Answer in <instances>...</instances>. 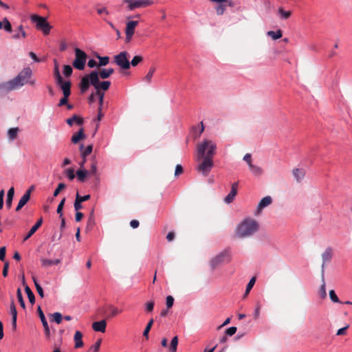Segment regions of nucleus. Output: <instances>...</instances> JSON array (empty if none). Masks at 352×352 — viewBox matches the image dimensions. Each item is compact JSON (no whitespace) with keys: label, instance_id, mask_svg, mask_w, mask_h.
<instances>
[{"label":"nucleus","instance_id":"42","mask_svg":"<svg viewBox=\"0 0 352 352\" xmlns=\"http://www.w3.org/2000/svg\"><path fill=\"white\" fill-rule=\"evenodd\" d=\"M52 321H54L57 324H60L63 320V316L59 312H55L53 314H52Z\"/></svg>","mask_w":352,"mask_h":352},{"label":"nucleus","instance_id":"27","mask_svg":"<svg viewBox=\"0 0 352 352\" xmlns=\"http://www.w3.org/2000/svg\"><path fill=\"white\" fill-rule=\"evenodd\" d=\"M80 156L87 157L89 154L91 153L93 150V146L91 144H89L87 147L84 148V146L81 144L80 146Z\"/></svg>","mask_w":352,"mask_h":352},{"label":"nucleus","instance_id":"36","mask_svg":"<svg viewBox=\"0 0 352 352\" xmlns=\"http://www.w3.org/2000/svg\"><path fill=\"white\" fill-rule=\"evenodd\" d=\"M155 72V67H150L148 73L144 77L143 80L144 82H146V83H148V84L151 83L152 78H153V76Z\"/></svg>","mask_w":352,"mask_h":352},{"label":"nucleus","instance_id":"38","mask_svg":"<svg viewBox=\"0 0 352 352\" xmlns=\"http://www.w3.org/2000/svg\"><path fill=\"white\" fill-rule=\"evenodd\" d=\"M178 344V338L177 336H175L172 338L170 344V352H176Z\"/></svg>","mask_w":352,"mask_h":352},{"label":"nucleus","instance_id":"2","mask_svg":"<svg viewBox=\"0 0 352 352\" xmlns=\"http://www.w3.org/2000/svg\"><path fill=\"white\" fill-rule=\"evenodd\" d=\"M32 76V69L25 67L14 78L0 83V96L8 94L13 90L18 89L25 84L34 85L35 80H30Z\"/></svg>","mask_w":352,"mask_h":352},{"label":"nucleus","instance_id":"48","mask_svg":"<svg viewBox=\"0 0 352 352\" xmlns=\"http://www.w3.org/2000/svg\"><path fill=\"white\" fill-rule=\"evenodd\" d=\"M99 59L98 66H105L109 62V58L108 56H97Z\"/></svg>","mask_w":352,"mask_h":352},{"label":"nucleus","instance_id":"14","mask_svg":"<svg viewBox=\"0 0 352 352\" xmlns=\"http://www.w3.org/2000/svg\"><path fill=\"white\" fill-rule=\"evenodd\" d=\"M56 84L60 86L65 96H67V95L70 96L72 86L70 81H64L62 78L61 82H56Z\"/></svg>","mask_w":352,"mask_h":352},{"label":"nucleus","instance_id":"19","mask_svg":"<svg viewBox=\"0 0 352 352\" xmlns=\"http://www.w3.org/2000/svg\"><path fill=\"white\" fill-rule=\"evenodd\" d=\"M292 174L296 182H300L305 175V170L303 168H294L292 170Z\"/></svg>","mask_w":352,"mask_h":352},{"label":"nucleus","instance_id":"64","mask_svg":"<svg viewBox=\"0 0 352 352\" xmlns=\"http://www.w3.org/2000/svg\"><path fill=\"white\" fill-rule=\"evenodd\" d=\"M87 65L90 68H93V67H95L96 66H98V64L97 63V62L94 60V59H90L88 63H87Z\"/></svg>","mask_w":352,"mask_h":352},{"label":"nucleus","instance_id":"50","mask_svg":"<svg viewBox=\"0 0 352 352\" xmlns=\"http://www.w3.org/2000/svg\"><path fill=\"white\" fill-rule=\"evenodd\" d=\"M109 309L111 311L110 317H114V316L120 314V313H122V310L118 309V307L111 306L109 307Z\"/></svg>","mask_w":352,"mask_h":352},{"label":"nucleus","instance_id":"31","mask_svg":"<svg viewBox=\"0 0 352 352\" xmlns=\"http://www.w3.org/2000/svg\"><path fill=\"white\" fill-rule=\"evenodd\" d=\"M88 174L89 171L85 168H80L76 171L78 179L81 182H83L85 180Z\"/></svg>","mask_w":352,"mask_h":352},{"label":"nucleus","instance_id":"11","mask_svg":"<svg viewBox=\"0 0 352 352\" xmlns=\"http://www.w3.org/2000/svg\"><path fill=\"white\" fill-rule=\"evenodd\" d=\"M239 182H234L232 184L231 190L229 194L225 197L224 201L226 204H230L234 200L235 196L237 194Z\"/></svg>","mask_w":352,"mask_h":352},{"label":"nucleus","instance_id":"52","mask_svg":"<svg viewBox=\"0 0 352 352\" xmlns=\"http://www.w3.org/2000/svg\"><path fill=\"white\" fill-rule=\"evenodd\" d=\"M65 173L69 180H73L75 178L74 170L73 168L67 169Z\"/></svg>","mask_w":352,"mask_h":352},{"label":"nucleus","instance_id":"28","mask_svg":"<svg viewBox=\"0 0 352 352\" xmlns=\"http://www.w3.org/2000/svg\"><path fill=\"white\" fill-rule=\"evenodd\" d=\"M249 169L250 170V172L254 175V176H261L262 174H263V169L258 166H256V165H254L253 164H252L251 165H250L249 166Z\"/></svg>","mask_w":352,"mask_h":352},{"label":"nucleus","instance_id":"53","mask_svg":"<svg viewBox=\"0 0 352 352\" xmlns=\"http://www.w3.org/2000/svg\"><path fill=\"white\" fill-rule=\"evenodd\" d=\"M90 199L89 195H86L84 196H80L78 192L76 194V200L78 201L79 202L82 203L83 201H87Z\"/></svg>","mask_w":352,"mask_h":352},{"label":"nucleus","instance_id":"57","mask_svg":"<svg viewBox=\"0 0 352 352\" xmlns=\"http://www.w3.org/2000/svg\"><path fill=\"white\" fill-rule=\"evenodd\" d=\"M236 330L237 329L235 327H229L226 329V334L228 336H232L236 333Z\"/></svg>","mask_w":352,"mask_h":352},{"label":"nucleus","instance_id":"12","mask_svg":"<svg viewBox=\"0 0 352 352\" xmlns=\"http://www.w3.org/2000/svg\"><path fill=\"white\" fill-rule=\"evenodd\" d=\"M272 199L270 196H266V197H263L260 201V202L258 203V204L257 206L256 213L257 214L261 213L262 210L264 208L270 206L272 204Z\"/></svg>","mask_w":352,"mask_h":352},{"label":"nucleus","instance_id":"46","mask_svg":"<svg viewBox=\"0 0 352 352\" xmlns=\"http://www.w3.org/2000/svg\"><path fill=\"white\" fill-rule=\"evenodd\" d=\"M329 298L333 302L341 303V301L337 296V295L333 289H331L329 291Z\"/></svg>","mask_w":352,"mask_h":352},{"label":"nucleus","instance_id":"6","mask_svg":"<svg viewBox=\"0 0 352 352\" xmlns=\"http://www.w3.org/2000/svg\"><path fill=\"white\" fill-rule=\"evenodd\" d=\"M74 52L75 59L73 62V66L78 70H83L85 69L87 56L84 51L79 48H76Z\"/></svg>","mask_w":352,"mask_h":352},{"label":"nucleus","instance_id":"15","mask_svg":"<svg viewBox=\"0 0 352 352\" xmlns=\"http://www.w3.org/2000/svg\"><path fill=\"white\" fill-rule=\"evenodd\" d=\"M43 223V219H39L37 222L31 228L28 233L24 236L23 241H27L29 238H30L36 231L41 227Z\"/></svg>","mask_w":352,"mask_h":352},{"label":"nucleus","instance_id":"20","mask_svg":"<svg viewBox=\"0 0 352 352\" xmlns=\"http://www.w3.org/2000/svg\"><path fill=\"white\" fill-rule=\"evenodd\" d=\"M54 65L53 74L56 80V82H61L62 76L59 71V65L56 59H54Z\"/></svg>","mask_w":352,"mask_h":352},{"label":"nucleus","instance_id":"9","mask_svg":"<svg viewBox=\"0 0 352 352\" xmlns=\"http://www.w3.org/2000/svg\"><path fill=\"white\" fill-rule=\"evenodd\" d=\"M128 3V10H133L139 8H145L153 3L151 1L148 0H124Z\"/></svg>","mask_w":352,"mask_h":352},{"label":"nucleus","instance_id":"59","mask_svg":"<svg viewBox=\"0 0 352 352\" xmlns=\"http://www.w3.org/2000/svg\"><path fill=\"white\" fill-rule=\"evenodd\" d=\"M97 12L98 14H100V15H109V11L107 10L106 8H98L97 10Z\"/></svg>","mask_w":352,"mask_h":352},{"label":"nucleus","instance_id":"22","mask_svg":"<svg viewBox=\"0 0 352 352\" xmlns=\"http://www.w3.org/2000/svg\"><path fill=\"white\" fill-rule=\"evenodd\" d=\"M41 261L42 266L44 267H48L52 265H56L59 264L60 262V261L59 259L51 260V259H47V258H42L41 260Z\"/></svg>","mask_w":352,"mask_h":352},{"label":"nucleus","instance_id":"55","mask_svg":"<svg viewBox=\"0 0 352 352\" xmlns=\"http://www.w3.org/2000/svg\"><path fill=\"white\" fill-rule=\"evenodd\" d=\"M65 188V185L63 183H60L58 185V187L56 188V190L54 191L53 196L56 197L60 193V190L64 189Z\"/></svg>","mask_w":352,"mask_h":352},{"label":"nucleus","instance_id":"41","mask_svg":"<svg viewBox=\"0 0 352 352\" xmlns=\"http://www.w3.org/2000/svg\"><path fill=\"white\" fill-rule=\"evenodd\" d=\"M16 296H17V298H18L20 305L21 306V307H23L24 309L25 307V302H24L23 295L21 293V290L20 288H18V289L16 291Z\"/></svg>","mask_w":352,"mask_h":352},{"label":"nucleus","instance_id":"13","mask_svg":"<svg viewBox=\"0 0 352 352\" xmlns=\"http://www.w3.org/2000/svg\"><path fill=\"white\" fill-rule=\"evenodd\" d=\"M333 256V250L331 247H328L325 249L324 252L322 254V272H324V264L326 263L329 262Z\"/></svg>","mask_w":352,"mask_h":352},{"label":"nucleus","instance_id":"21","mask_svg":"<svg viewBox=\"0 0 352 352\" xmlns=\"http://www.w3.org/2000/svg\"><path fill=\"white\" fill-rule=\"evenodd\" d=\"M277 13L280 19L286 20L289 19L292 15V12L289 10H285L282 7H279L277 10Z\"/></svg>","mask_w":352,"mask_h":352},{"label":"nucleus","instance_id":"45","mask_svg":"<svg viewBox=\"0 0 352 352\" xmlns=\"http://www.w3.org/2000/svg\"><path fill=\"white\" fill-rule=\"evenodd\" d=\"M143 60L142 56H135L131 61L130 62V66L132 65L133 67L137 66L140 63H141Z\"/></svg>","mask_w":352,"mask_h":352},{"label":"nucleus","instance_id":"16","mask_svg":"<svg viewBox=\"0 0 352 352\" xmlns=\"http://www.w3.org/2000/svg\"><path fill=\"white\" fill-rule=\"evenodd\" d=\"M107 322L104 320L94 322L92 324V328L95 331L104 333L106 330Z\"/></svg>","mask_w":352,"mask_h":352},{"label":"nucleus","instance_id":"61","mask_svg":"<svg viewBox=\"0 0 352 352\" xmlns=\"http://www.w3.org/2000/svg\"><path fill=\"white\" fill-rule=\"evenodd\" d=\"M243 160L246 162L248 166L252 164V159H251V154L246 153L243 157Z\"/></svg>","mask_w":352,"mask_h":352},{"label":"nucleus","instance_id":"29","mask_svg":"<svg viewBox=\"0 0 352 352\" xmlns=\"http://www.w3.org/2000/svg\"><path fill=\"white\" fill-rule=\"evenodd\" d=\"M14 195V188L13 187H11L7 194V199H6V206L10 208L12 206V199Z\"/></svg>","mask_w":352,"mask_h":352},{"label":"nucleus","instance_id":"40","mask_svg":"<svg viewBox=\"0 0 352 352\" xmlns=\"http://www.w3.org/2000/svg\"><path fill=\"white\" fill-rule=\"evenodd\" d=\"M3 28L4 29V30L6 31L7 32H10V33L12 32V25L6 17H5L3 19Z\"/></svg>","mask_w":352,"mask_h":352},{"label":"nucleus","instance_id":"10","mask_svg":"<svg viewBox=\"0 0 352 352\" xmlns=\"http://www.w3.org/2000/svg\"><path fill=\"white\" fill-rule=\"evenodd\" d=\"M138 21H131L126 23L125 34H126V41L129 42L133 35L134 34L135 28L138 25Z\"/></svg>","mask_w":352,"mask_h":352},{"label":"nucleus","instance_id":"33","mask_svg":"<svg viewBox=\"0 0 352 352\" xmlns=\"http://www.w3.org/2000/svg\"><path fill=\"white\" fill-rule=\"evenodd\" d=\"M19 131V129L18 127L10 128L8 131V139L11 141H13L14 140H15L17 137Z\"/></svg>","mask_w":352,"mask_h":352},{"label":"nucleus","instance_id":"37","mask_svg":"<svg viewBox=\"0 0 352 352\" xmlns=\"http://www.w3.org/2000/svg\"><path fill=\"white\" fill-rule=\"evenodd\" d=\"M25 291L27 294V296H28L30 302L32 304L34 303V302H35L34 295L33 292H32V290L30 289V288L28 285H26L25 287Z\"/></svg>","mask_w":352,"mask_h":352},{"label":"nucleus","instance_id":"49","mask_svg":"<svg viewBox=\"0 0 352 352\" xmlns=\"http://www.w3.org/2000/svg\"><path fill=\"white\" fill-rule=\"evenodd\" d=\"M38 315H39L40 319L41 320V322L43 324V326H47V320H46L45 315H44L43 311L41 310V308L40 306L38 307Z\"/></svg>","mask_w":352,"mask_h":352},{"label":"nucleus","instance_id":"62","mask_svg":"<svg viewBox=\"0 0 352 352\" xmlns=\"http://www.w3.org/2000/svg\"><path fill=\"white\" fill-rule=\"evenodd\" d=\"M6 252V249L5 246L0 248V261H4Z\"/></svg>","mask_w":352,"mask_h":352},{"label":"nucleus","instance_id":"35","mask_svg":"<svg viewBox=\"0 0 352 352\" xmlns=\"http://www.w3.org/2000/svg\"><path fill=\"white\" fill-rule=\"evenodd\" d=\"M267 35L270 36L273 40H277L283 36V32L281 30H278L276 31H268L267 32Z\"/></svg>","mask_w":352,"mask_h":352},{"label":"nucleus","instance_id":"7","mask_svg":"<svg viewBox=\"0 0 352 352\" xmlns=\"http://www.w3.org/2000/svg\"><path fill=\"white\" fill-rule=\"evenodd\" d=\"M129 58V53L126 51H122L114 56L113 61L121 69L126 70L130 68Z\"/></svg>","mask_w":352,"mask_h":352},{"label":"nucleus","instance_id":"8","mask_svg":"<svg viewBox=\"0 0 352 352\" xmlns=\"http://www.w3.org/2000/svg\"><path fill=\"white\" fill-rule=\"evenodd\" d=\"M231 260V254L228 250H224L214 257L210 261V266L214 269L218 265L224 263H229Z\"/></svg>","mask_w":352,"mask_h":352},{"label":"nucleus","instance_id":"43","mask_svg":"<svg viewBox=\"0 0 352 352\" xmlns=\"http://www.w3.org/2000/svg\"><path fill=\"white\" fill-rule=\"evenodd\" d=\"M255 282H256V278L255 277H252L250 280L249 283H248V285L246 286L245 296H247L248 294V293L250 292V290L253 287L254 285L255 284Z\"/></svg>","mask_w":352,"mask_h":352},{"label":"nucleus","instance_id":"26","mask_svg":"<svg viewBox=\"0 0 352 352\" xmlns=\"http://www.w3.org/2000/svg\"><path fill=\"white\" fill-rule=\"evenodd\" d=\"M66 122L69 126H72L74 122L78 125H81L83 123V119L76 115H74L72 117L68 118Z\"/></svg>","mask_w":352,"mask_h":352},{"label":"nucleus","instance_id":"5","mask_svg":"<svg viewBox=\"0 0 352 352\" xmlns=\"http://www.w3.org/2000/svg\"><path fill=\"white\" fill-rule=\"evenodd\" d=\"M31 20L32 21V22L36 23V26L38 29L42 30L44 35H47L50 34V32L52 27L47 22V19L45 17L40 16L38 15H32L31 16Z\"/></svg>","mask_w":352,"mask_h":352},{"label":"nucleus","instance_id":"34","mask_svg":"<svg viewBox=\"0 0 352 352\" xmlns=\"http://www.w3.org/2000/svg\"><path fill=\"white\" fill-rule=\"evenodd\" d=\"M26 36V33L23 30V28L22 25H19L18 27V32L14 33L12 36V38L14 39H20L21 38H24Z\"/></svg>","mask_w":352,"mask_h":352},{"label":"nucleus","instance_id":"18","mask_svg":"<svg viewBox=\"0 0 352 352\" xmlns=\"http://www.w3.org/2000/svg\"><path fill=\"white\" fill-rule=\"evenodd\" d=\"M30 199V191H25L19 201L16 211H19L28 203Z\"/></svg>","mask_w":352,"mask_h":352},{"label":"nucleus","instance_id":"60","mask_svg":"<svg viewBox=\"0 0 352 352\" xmlns=\"http://www.w3.org/2000/svg\"><path fill=\"white\" fill-rule=\"evenodd\" d=\"M69 96H65L63 95V97L59 101V103H58V107H61V106H63L65 104H67V101H68V98H69Z\"/></svg>","mask_w":352,"mask_h":352},{"label":"nucleus","instance_id":"63","mask_svg":"<svg viewBox=\"0 0 352 352\" xmlns=\"http://www.w3.org/2000/svg\"><path fill=\"white\" fill-rule=\"evenodd\" d=\"M183 171L182 166L180 164H177L175 167V175L178 176Z\"/></svg>","mask_w":352,"mask_h":352},{"label":"nucleus","instance_id":"4","mask_svg":"<svg viewBox=\"0 0 352 352\" xmlns=\"http://www.w3.org/2000/svg\"><path fill=\"white\" fill-rule=\"evenodd\" d=\"M258 230V222L253 219L247 218L237 226L235 234L239 238H247L252 236Z\"/></svg>","mask_w":352,"mask_h":352},{"label":"nucleus","instance_id":"32","mask_svg":"<svg viewBox=\"0 0 352 352\" xmlns=\"http://www.w3.org/2000/svg\"><path fill=\"white\" fill-rule=\"evenodd\" d=\"M113 72L114 69L113 68L102 69L100 73H98V75L101 78L106 79L109 78Z\"/></svg>","mask_w":352,"mask_h":352},{"label":"nucleus","instance_id":"58","mask_svg":"<svg viewBox=\"0 0 352 352\" xmlns=\"http://www.w3.org/2000/svg\"><path fill=\"white\" fill-rule=\"evenodd\" d=\"M153 307H154V302L153 301L148 302L146 304V311L148 312H151L153 310Z\"/></svg>","mask_w":352,"mask_h":352},{"label":"nucleus","instance_id":"23","mask_svg":"<svg viewBox=\"0 0 352 352\" xmlns=\"http://www.w3.org/2000/svg\"><path fill=\"white\" fill-rule=\"evenodd\" d=\"M98 162L95 156L91 157V163L90 165V170L89 171V174L96 176L98 175V168H97Z\"/></svg>","mask_w":352,"mask_h":352},{"label":"nucleus","instance_id":"56","mask_svg":"<svg viewBox=\"0 0 352 352\" xmlns=\"http://www.w3.org/2000/svg\"><path fill=\"white\" fill-rule=\"evenodd\" d=\"M174 302V298L172 296H168L166 299V304L168 309L173 307Z\"/></svg>","mask_w":352,"mask_h":352},{"label":"nucleus","instance_id":"25","mask_svg":"<svg viewBox=\"0 0 352 352\" xmlns=\"http://www.w3.org/2000/svg\"><path fill=\"white\" fill-rule=\"evenodd\" d=\"M85 138L83 129H80L77 133H75L72 137V142L74 144H77L80 140Z\"/></svg>","mask_w":352,"mask_h":352},{"label":"nucleus","instance_id":"47","mask_svg":"<svg viewBox=\"0 0 352 352\" xmlns=\"http://www.w3.org/2000/svg\"><path fill=\"white\" fill-rule=\"evenodd\" d=\"M72 72H73V69L70 65H64L63 74L65 75V77L71 76L72 74Z\"/></svg>","mask_w":352,"mask_h":352},{"label":"nucleus","instance_id":"1","mask_svg":"<svg viewBox=\"0 0 352 352\" xmlns=\"http://www.w3.org/2000/svg\"><path fill=\"white\" fill-rule=\"evenodd\" d=\"M216 148V144L208 140H204L197 146V159L202 160L198 164L197 170L204 176H207L213 167L212 158Z\"/></svg>","mask_w":352,"mask_h":352},{"label":"nucleus","instance_id":"30","mask_svg":"<svg viewBox=\"0 0 352 352\" xmlns=\"http://www.w3.org/2000/svg\"><path fill=\"white\" fill-rule=\"evenodd\" d=\"M322 285L318 291V295L321 299H324L327 297V292H326V284L324 278V275L322 276Z\"/></svg>","mask_w":352,"mask_h":352},{"label":"nucleus","instance_id":"44","mask_svg":"<svg viewBox=\"0 0 352 352\" xmlns=\"http://www.w3.org/2000/svg\"><path fill=\"white\" fill-rule=\"evenodd\" d=\"M153 319H151V320H149V322H148V324H146V327H145V329H144V330L143 336H144V337H146V339H148V333H149V331H150V330H151V327H152V325H153Z\"/></svg>","mask_w":352,"mask_h":352},{"label":"nucleus","instance_id":"3","mask_svg":"<svg viewBox=\"0 0 352 352\" xmlns=\"http://www.w3.org/2000/svg\"><path fill=\"white\" fill-rule=\"evenodd\" d=\"M89 85L94 87L96 94L107 90L111 85L110 81H102L100 82L98 72L96 71L91 72L89 75H86L81 78L80 82V89L81 93H85L89 89Z\"/></svg>","mask_w":352,"mask_h":352},{"label":"nucleus","instance_id":"17","mask_svg":"<svg viewBox=\"0 0 352 352\" xmlns=\"http://www.w3.org/2000/svg\"><path fill=\"white\" fill-rule=\"evenodd\" d=\"M10 309L12 315V325L13 329H15L16 328L17 311L13 301L10 303Z\"/></svg>","mask_w":352,"mask_h":352},{"label":"nucleus","instance_id":"51","mask_svg":"<svg viewBox=\"0 0 352 352\" xmlns=\"http://www.w3.org/2000/svg\"><path fill=\"white\" fill-rule=\"evenodd\" d=\"M65 202V198H63L61 200V201L59 203V204L57 207L56 212L59 214L60 217H63V208Z\"/></svg>","mask_w":352,"mask_h":352},{"label":"nucleus","instance_id":"39","mask_svg":"<svg viewBox=\"0 0 352 352\" xmlns=\"http://www.w3.org/2000/svg\"><path fill=\"white\" fill-rule=\"evenodd\" d=\"M32 279H33L35 287L36 289V291H37L38 295L41 298H43L44 296V293H43V288L41 287V286L40 285V284L38 283L37 279L35 277H33Z\"/></svg>","mask_w":352,"mask_h":352},{"label":"nucleus","instance_id":"24","mask_svg":"<svg viewBox=\"0 0 352 352\" xmlns=\"http://www.w3.org/2000/svg\"><path fill=\"white\" fill-rule=\"evenodd\" d=\"M82 334L80 331H76L74 335L75 347L80 348L83 346V342L82 340Z\"/></svg>","mask_w":352,"mask_h":352},{"label":"nucleus","instance_id":"54","mask_svg":"<svg viewBox=\"0 0 352 352\" xmlns=\"http://www.w3.org/2000/svg\"><path fill=\"white\" fill-rule=\"evenodd\" d=\"M226 10V6L219 3L216 8V12L218 15H222Z\"/></svg>","mask_w":352,"mask_h":352}]
</instances>
